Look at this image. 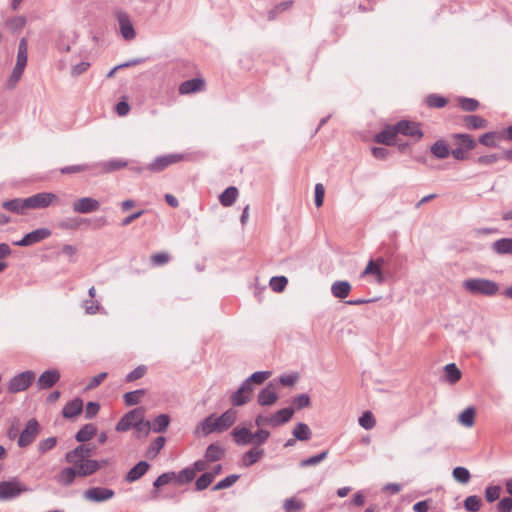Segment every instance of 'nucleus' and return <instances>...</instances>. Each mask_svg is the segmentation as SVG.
Listing matches in <instances>:
<instances>
[{
    "mask_svg": "<svg viewBox=\"0 0 512 512\" xmlns=\"http://www.w3.org/2000/svg\"><path fill=\"white\" fill-rule=\"evenodd\" d=\"M234 442L238 446H246L249 444L255 446L263 445L270 437V432L265 429H258L252 432L249 428L244 426H237L232 431Z\"/></svg>",
    "mask_w": 512,
    "mask_h": 512,
    "instance_id": "1",
    "label": "nucleus"
},
{
    "mask_svg": "<svg viewBox=\"0 0 512 512\" xmlns=\"http://www.w3.org/2000/svg\"><path fill=\"white\" fill-rule=\"evenodd\" d=\"M462 287L472 295L495 296L499 292V285L486 278H468L462 282Z\"/></svg>",
    "mask_w": 512,
    "mask_h": 512,
    "instance_id": "2",
    "label": "nucleus"
},
{
    "mask_svg": "<svg viewBox=\"0 0 512 512\" xmlns=\"http://www.w3.org/2000/svg\"><path fill=\"white\" fill-rule=\"evenodd\" d=\"M31 488L20 482L17 478L0 482V501L11 500L22 493L30 492Z\"/></svg>",
    "mask_w": 512,
    "mask_h": 512,
    "instance_id": "3",
    "label": "nucleus"
},
{
    "mask_svg": "<svg viewBox=\"0 0 512 512\" xmlns=\"http://www.w3.org/2000/svg\"><path fill=\"white\" fill-rule=\"evenodd\" d=\"M28 209H44L59 201L56 194L52 192H41L27 197Z\"/></svg>",
    "mask_w": 512,
    "mask_h": 512,
    "instance_id": "4",
    "label": "nucleus"
},
{
    "mask_svg": "<svg viewBox=\"0 0 512 512\" xmlns=\"http://www.w3.org/2000/svg\"><path fill=\"white\" fill-rule=\"evenodd\" d=\"M115 17L118 22L119 31L123 39L131 41L136 37L132 20L127 12L118 9L115 11Z\"/></svg>",
    "mask_w": 512,
    "mask_h": 512,
    "instance_id": "5",
    "label": "nucleus"
},
{
    "mask_svg": "<svg viewBox=\"0 0 512 512\" xmlns=\"http://www.w3.org/2000/svg\"><path fill=\"white\" fill-rule=\"evenodd\" d=\"M35 379V373L27 370L15 375L8 383V391L17 393L26 390Z\"/></svg>",
    "mask_w": 512,
    "mask_h": 512,
    "instance_id": "6",
    "label": "nucleus"
},
{
    "mask_svg": "<svg viewBox=\"0 0 512 512\" xmlns=\"http://www.w3.org/2000/svg\"><path fill=\"white\" fill-rule=\"evenodd\" d=\"M115 495L114 490L104 487H91L84 491L83 498L93 503H101L112 499Z\"/></svg>",
    "mask_w": 512,
    "mask_h": 512,
    "instance_id": "7",
    "label": "nucleus"
},
{
    "mask_svg": "<svg viewBox=\"0 0 512 512\" xmlns=\"http://www.w3.org/2000/svg\"><path fill=\"white\" fill-rule=\"evenodd\" d=\"M144 414V409L139 407L135 408L128 413H126L121 420L116 425V430L118 432H126L130 428L135 427L139 421H141V417Z\"/></svg>",
    "mask_w": 512,
    "mask_h": 512,
    "instance_id": "8",
    "label": "nucleus"
},
{
    "mask_svg": "<svg viewBox=\"0 0 512 512\" xmlns=\"http://www.w3.org/2000/svg\"><path fill=\"white\" fill-rule=\"evenodd\" d=\"M183 158L184 156L182 154L177 153L159 156L147 166V169L151 172L158 173L168 166L182 161Z\"/></svg>",
    "mask_w": 512,
    "mask_h": 512,
    "instance_id": "9",
    "label": "nucleus"
},
{
    "mask_svg": "<svg viewBox=\"0 0 512 512\" xmlns=\"http://www.w3.org/2000/svg\"><path fill=\"white\" fill-rule=\"evenodd\" d=\"M39 433V424L36 419H30L25 429L20 433L18 438V445L21 448L29 446Z\"/></svg>",
    "mask_w": 512,
    "mask_h": 512,
    "instance_id": "10",
    "label": "nucleus"
},
{
    "mask_svg": "<svg viewBox=\"0 0 512 512\" xmlns=\"http://www.w3.org/2000/svg\"><path fill=\"white\" fill-rule=\"evenodd\" d=\"M73 211L79 214L93 213L99 210L100 202L92 197H81L72 204Z\"/></svg>",
    "mask_w": 512,
    "mask_h": 512,
    "instance_id": "11",
    "label": "nucleus"
},
{
    "mask_svg": "<svg viewBox=\"0 0 512 512\" xmlns=\"http://www.w3.org/2000/svg\"><path fill=\"white\" fill-rule=\"evenodd\" d=\"M51 231L48 228H39L30 233H27L21 240L16 241L14 245L27 247L34 245L42 240L50 237Z\"/></svg>",
    "mask_w": 512,
    "mask_h": 512,
    "instance_id": "12",
    "label": "nucleus"
},
{
    "mask_svg": "<svg viewBox=\"0 0 512 512\" xmlns=\"http://www.w3.org/2000/svg\"><path fill=\"white\" fill-rule=\"evenodd\" d=\"M60 379V372L57 369L44 371L37 379L36 386L39 390L53 387Z\"/></svg>",
    "mask_w": 512,
    "mask_h": 512,
    "instance_id": "13",
    "label": "nucleus"
},
{
    "mask_svg": "<svg viewBox=\"0 0 512 512\" xmlns=\"http://www.w3.org/2000/svg\"><path fill=\"white\" fill-rule=\"evenodd\" d=\"M92 452L93 448L82 444L67 452L65 455V460L70 464H77L80 461L87 460L88 457L91 456Z\"/></svg>",
    "mask_w": 512,
    "mask_h": 512,
    "instance_id": "14",
    "label": "nucleus"
},
{
    "mask_svg": "<svg viewBox=\"0 0 512 512\" xmlns=\"http://www.w3.org/2000/svg\"><path fill=\"white\" fill-rule=\"evenodd\" d=\"M278 400V394L273 383H269L261 389L257 396V402L260 406H271Z\"/></svg>",
    "mask_w": 512,
    "mask_h": 512,
    "instance_id": "15",
    "label": "nucleus"
},
{
    "mask_svg": "<svg viewBox=\"0 0 512 512\" xmlns=\"http://www.w3.org/2000/svg\"><path fill=\"white\" fill-rule=\"evenodd\" d=\"M397 133L402 134L404 136L413 137L417 140L421 139L423 136L422 131L420 130L419 124L415 122H410L407 120H402L396 124Z\"/></svg>",
    "mask_w": 512,
    "mask_h": 512,
    "instance_id": "16",
    "label": "nucleus"
},
{
    "mask_svg": "<svg viewBox=\"0 0 512 512\" xmlns=\"http://www.w3.org/2000/svg\"><path fill=\"white\" fill-rule=\"evenodd\" d=\"M212 433H220L215 414H211L204 418L195 428V434H202L207 436Z\"/></svg>",
    "mask_w": 512,
    "mask_h": 512,
    "instance_id": "17",
    "label": "nucleus"
},
{
    "mask_svg": "<svg viewBox=\"0 0 512 512\" xmlns=\"http://www.w3.org/2000/svg\"><path fill=\"white\" fill-rule=\"evenodd\" d=\"M237 420V411L233 408H230L226 410L224 413H222L220 416H216V422L219 429V432H225L230 427L233 426V424Z\"/></svg>",
    "mask_w": 512,
    "mask_h": 512,
    "instance_id": "18",
    "label": "nucleus"
},
{
    "mask_svg": "<svg viewBox=\"0 0 512 512\" xmlns=\"http://www.w3.org/2000/svg\"><path fill=\"white\" fill-rule=\"evenodd\" d=\"M361 278L371 277V282L383 284L386 280L383 270L378 268L374 262H368L364 270L360 274Z\"/></svg>",
    "mask_w": 512,
    "mask_h": 512,
    "instance_id": "19",
    "label": "nucleus"
},
{
    "mask_svg": "<svg viewBox=\"0 0 512 512\" xmlns=\"http://www.w3.org/2000/svg\"><path fill=\"white\" fill-rule=\"evenodd\" d=\"M72 465L75 466L78 476L80 477L92 475L100 469V463L97 460L92 459L83 460Z\"/></svg>",
    "mask_w": 512,
    "mask_h": 512,
    "instance_id": "20",
    "label": "nucleus"
},
{
    "mask_svg": "<svg viewBox=\"0 0 512 512\" xmlns=\"http://www.w3.org/2000/svg\"><path fill=\"white\" fill-rule=\"evenodd\" d=\"M264 456V450L255 446L245 452L241 457V464L243 467H250L258 462Z\"/></svg>",
    "mask_w": 512,
    "mask_h": 512,
    "instance_id": "21",
    "label": "nucleus"
},
{
    "mask_svg": "<svg viewBox=\"0 0 512 512\" xmlns=\"http://www.w3.org/2000/svg\"><path fill=\"white\" fill-rule=\"evenodd\" d=\"M150 465L146 461L138 462L132 467L125 476V481L128 483L139 480L149 469Z\"/></svg>",
    "mask_w": 512,
    "mask_h": 512,
    "instance_id": "22",
    "label": "nucleus"
},
{
    "mask_svg": "<svg viewBox=\"0 0 512 512\" xmlns=\"http://www.w3.org/2000/svg\"><path fill=\"white\" fill-rule=\"evenodd\" d=\"M78 476L75 466L62 469L55 477L56 482L61 486L71 485Z\"/></svg>",
    "mask_w": 512,
    "mask_h": 512,
    "instance_id": "23",
    "label": "nucleus"
},
{
    "mask_svg": "<svg viewBox=\"0 0 512 512\" xmlns=\"http://www.w3.org/2000/svg\"><path fill=\"white\" fill-rule=\"evenodd\" d=\"M397 126H387L375 136V141L384 145H393L397 135Z\"/></svg>",
    "mask_w": 512,
    "mask_h": 512,
    "instance_id": "24",
    "label": "nucleus"
},
{
    "mask_svg": "<svg viewBox=\"0 0 512 512\" xmlns=\"http://www.w3.org/2000/svg\"><path fill=\"white\" fill-rule=\"evenodd\" d=\"M204 86V81L200 78H194L187 81H184L179 86V93L181 95H187L191 93H195L201 91Z\"/></svg>",
    "mask_w": 512,
    "mask_h": 512,
    "instance_id": "25",
    "label": "nucleus"
},
{
    "mask_svg": "<svg viewBox=\"0 0 512 512\" xmlns=\"http://www.w3.org/2000/svg\"><path fill=\"white\" fill-rule=\"evenodd\" d=\"M2 207L10 212L24 214L28 209L27 199L15 198L2 203Z\"/></svg>",
    "mask_w": 512,
    "mask_h": 512,
    "instance_id": "26",
    "label": "nucleus"
},
{
    "mask_svg": "<svg viewBox=\"0 0 512 512\" xmlns=\"http://www.w3.org/2000/svg\"><path fill=\"white\" fill-rule=\"evenodd\" d=\"M351 291V284L346 280H338L332 283L331 293L335 298L344 299Z\"/></svg>",
    "mask_w": 512,
    "mask_h": 512,
    "instance_id": "27",
    "label": "nucleus"
},
{
    "mask_svg": "<svg viewBox=\"0 0 512 512\" xmlns=\"http://www.w3.org/2000/svg\"><path fill=\"white\" fill-rule=\"evenodd\" d=\"M83 409V401L79 398L73 399L72 401L68 402L62 411L63 417L71 419L76 417L81 413Z\"/></svg>",
    "mask_w": 512,
    "mask_h": 512,
    "instance_id": "28",
    "label": "nucleus"
},
{
    "mask_svg": "<svg viewBox=\"0 0 512 512\" xmlns=\"http://www.w3.org/2000/svg\"><path fill=\"white\" fill-rule=\"evenodd\" d=\"M238 197V189L234 186H230L226 188L220 195H219V202L224 207H230L234 204Z\"/></svg>",
    "mask_w": 512,
    "mask_h": 512,
    "instance_id": "29",
    "label": "nucleus"
},
{
    "mask_svg": "<svg viewBox=\"0 0 512 512\" xmlns=\"http://www.w3.org/2000/svg\"><path fill=\"white\" fill-rule=\"evenodd\" d=\"M294 410L292 408H283L278 410L272 415V427H277L281 424L288 422L293 416Z\"/></svg>",
    "mask_w": 512,
    "mask_h": 512,
    "instance_id": "30",
    "label": "nucleus"
},
{
    "mask_svg": "<svg viewBox=\"0 0 512 512\" xmlns=\"http://www.w3.org/2000/svg\"><path fill=\"white\" fill-rule=\"evenodd\" d=\"M28 61V42L26 38H22L19 41L16 66L26 67Z\"/></svg>",
    "mask_w": 512,
    "mask_h": 512,
    "instance_id": "31",
    "label": "nucleus"
},
{
    "mask_svg": "<svg viewBox=\"0 0 512 512\" xmlns=\"http://www.w3.org/2000/svg\"><path fill=\"white\" fill-rule=\"evenodd\" d=\"M224 456V449L218 443L210 444L205 452V459L208 462H215Z\"/></svg>",
    "mask_w": 512,
    "mask_h": 512,
    "instance_id": "32",
    "label": "nucleus"
},
{
    "mask_svg": "<svg viewBox=\"0 0 512 512\" xmlns=\"http://www.w3.org/2000/svg\"><path fill=\"white\" fill-rule=\"evenodd\" d=\"M493 251L499 255L512 253V238H501L492 245Z\"/></svg>",
    "mask_w": 512,
    "mask_h": 512,
    "instance_id": "33",
    "label": "nucleus"
},
{
    "mask_svg": "<svg viewBox=\"0 0 512 512\" xmlns=\"http://www.w3.org/2000/svg\"><path fill=\"white\" fill-rule=\"evenodd\" d=\"M475 409L473 407H467L458 416V422L467 428H470L475 423Z\"/></svg>",
    "mask_w": 512,
    "mask_h": 512,
    "instance_id": "34",
    "label": "nucleus"
},
{
    "mask_svg": "<svg viewBox=\"0 0 512 512\" xmlns=\"http://www.w3.org/2000/svg\"><path fill=\"white\" fill-rule=\"evenodd\" d=\"M431 152L432 154L438 158V159H445L449 156L450 154V150H449V147L448 145L446 144L445 141L443 140H438L436 141L432 146H431Z\"/></svg>",
    "mask_w": 512,
    "mask_h": 512,
    "instance_id": "35",
    "label": "nucleus"
},
{
    "mask_svg": "<svg viewBox=\"0 0 512 512\" xmlns=\"http://www.w3.org/2000/svg\"><path fill=\"white\" fill-rule=\"evenodd\" d=\"M293 436L296 440L307 441L311 438V430L305 423H298L293 429Z\"/></svg>",
    "mask_w": 512,
    "mask_h": 512,
    "instance_id": "36",
    "label": "nucleus"
},
{
    "mask_svg": "<svg viewBox=\"0 0 512 512\" xmlns=\"http://www.w3.org/2000/svg\"><path fill=\"white\" fill-rule=\"evenodd\" d=\"M445 378L451 383L455 384L461 378V371L457 368L456 364L449 363L444 367Z\"/></svg>",
    "mask_w": 512,
    "mask_h": 512,
    "instance_id": "37",
    "label": "nucleus"
},
{
    "mask_svg": "<svg viewBox=\"0 0 512 512\" xmlns=\"http://www.w3.org/2000/svg\"><path fill=\"white\" fill-rule=\"evenodd\" d=\"M170 418L167 414L158 415L151 424V429L154 432L161 433L164 432L169 426Z\"/></svg>",
    "mask_w": 512,
    "mask_h": 512,
    "instance_id": "38",
    "label": "nucleus"
},
{
    "mask_svg": "<svg viewBox=\"0 0 512 512\" xmlns=\"http://www.w3.org/2000/svg\"><path fill=\"white\" fill-rule=\"evenodd\" d=\"M96 433V428L93 424H86L76 433V440L78 442L89 441Z\"/></svg>",
    "mask_w": 512,
    "mask_h": 512,
    "instance_id": "39",
    "label": "nucleus"
},
{
    "mask_svg": "<svg viewBox=\"0 0 512 512\" xmlns=\"http://www.w3.org/2000/svg\"><path fill=\"white\" fill-rule=\"evenodd\" d=\"M464 122L469 129H481L487 126V121L477 115H468L464 118Z\"/></svg>",
    "mask_w": 512,
    "mask_h": 512,
    "instance_id": "40",
    "label": "nucleus"
},
{
    "mask_svg": "<svg viewBox=\"0 0 512 512\" xmlns=\"http://www.w3.org/2000/svg\"><path fill=\"white\" fill-rule=\"evenodd\" d=\"M251 397L245 394L240 387L230 395V402L235 407H240L247 404Z\"/></svg>",
    "mask_w": 512,
    "mask_h": 512,
    "instance_id": "41",
    "label": "nucleus"
},
{
    "mask_svg": "<svg viewBox=\"0 0 512 512\" xmlns=\"http://www.w3.org/2000/svg\"><path fill=\"white\" fill-rule=\"evenodd\" d=\"M166 439L163 436L157 437L149 446L146 456L148 458L156 457L161 449L164 447Z\"/></svg>",
    "mask_w": 512,
    "mask_h": 512,
    "instance_id": "42",
    "label": "nucleus"
},
{
    "mask_svg": "<svg viewBox=\"0 0 512 512\" xmlns=\"http://www.w3.org/2000/svg\"><path fill=\"white\" fill-rule=\"evenodd\" d=\"M145 394V390L139 389L127 392L123 395L124 402L127 406L137 405L141 397Z\"/></svg>",
    "mask_w": 512,
    "mask_h": 512,
    "instance_id": "43",
    "label": "nucleus"
},
{
    "mask_svg": "<svg viewBox=\"0 0 512 512\" xmlns=\"http://www.w3.org/2000/svg\"><path fill=\"white\" fill-rule=\"evenodd\" d=\"M452 476L457 482H459L461 484L468 483L471 478V474H470L469 470L467 468L461 467V466L455 467L453 469Z\"/></svg>",
    "mask_w": 512,
    "mask_h": 512,
    "instance_id": "44",
    "label": "nucleus"
},
{
    "mask_svg": "<svg viewBox=\"0 0 512 512\" xmlns=\"http://www.w3.org/2000/svg\"><path fill=\"white\" fill-rule=\"evenodd\" d=\"M127 166L124 160H109L100 164L101 170L104 173L112 172Z\"/></svg>",
    "mask_w": 512,
    "mask_h": 512,
    "instance_id": "45",
    "label": "nucleus"
},
{
    "mask_svg": "<svg viewBox=\"0 0 512 512\" xmlns=\"http://www.w3.org/2000/svg\"><path fill=\"white\" fill-rule=\"evenodd\" d=\"M453 138L457 139L460 146L465 150H472L476 146L475 140L468 134H455Z\"/></svg>",
    "mask_w": 512,
    "mask_h": 512,
    "instance_id": "46",
    "label": "nucleus"
},
{
    "mask_svg": "<svg viewBox=\"0 0 512 512\" xmlns=\"http://www.w3.org/2000/svg\"><path fill=\"white\" fill-rule=\"evenodd\" d=\"M195 470H193L191 467H187L183 470H181L179 473H176V481L179 484H184L192 481L195 478Z\"/></svg>",
    "mask_w": 512,
    "mask_h": 512,
    "instance_id": "47",
    "label": "nucleus"
},
{
    "mask_svg": "<svg viewBox=\"0 0 512 512\" xmlns=\"http://www.w3.org/2000/svg\"><path fill=\"white\" fill-rule=\"evenodd\" d=\"M481 498L476 495L468 496L464 500V507L467 511L477 512L481 507Z\"/></svg>",
    "mask_w": 512,
    "mask_h": 512,
    "instance_id": "48",
    "label": "nucleus"
},
{
    "mask_svg": "<svg viewBox=\"0 0 512 512\" xmlns=\"http://www.w3.org/2000/svg\"><path fill=\"white\" fill-rule=\"evenodd\" d=\"M287 283L288 280L285 276H274L270 279L269 285L274 292H282Z\"/></svg>",
    "mask_w": 512,
    "mask_h": 512,
    "instance_id": "49",
    "label": "nucleus"
},
{
    "mask_svg": "<svg viewBox=\"0 0 512 512\" xmlns=\"http://www.w3.org/2000/svg\"><path fill=\"white\" fill-rule=\"evenodd\" d=\"M358 422L359 425L366 430L374 428L376 424V420L370 411L364 412L362 416L359 418Z\"/></svg>",
    "mask_w": 512,
    "mask_h": 512,
    "instance_id": "50",
    "label": "nucleus"
},
{
    "mask_svg": "<svg viewBox=\"0 0 512 512\" xmlns=\"http://www.w3.org/2000/svg\"><path fill=\"white\" fill-rule=\"evenodd\" d=\"M172 481H176V473L175 472H167L163 473L156 478L153 485L156 488H160L164 485L169 484Z\"/></svg>",
    "mask_w": 512,
    "mask_h": 512,
    "instance_id": "51",
    "label": "nucleus"
},
{
    "mask_svg": "<svg viewBox=\"0 0 512 512\" xmlns=\"http://www.w3.org/2000/svg\"><path fill=\"white\" fill-rule=\"evenodd\" d=\"M328 451H323L320 454L314 455L300 462L301 467L314 466L327 458Z\"/></svg>",
    "mask_w": 512,
    "mask_h": 512,
    "instance_id": "52",
    "label": "nucleus"
},
{
    "mask_svg": "<svg viewBox=\"0 0 512 512\" xmlns=\"http://www.w3.org/2000/svg\"><path fill=\"white\" fill-rule=\"evenodd\" d=\"M214 480L213 473H204L196 480V489L198 491H202L206 489Z\"/></svg>",
    "mask_w": 512,
    "mask_h": 512,
    "instance_id": "53",
    "label": "nucleus"
},
{
    "mask_svg": "<svg viewBox=\"0 0 512 512\" xmlns=\"http://www.w3.org/2000/svg\"><path fill=\"white\" fill-rule=\"evenodd\" d=\"M27 21L24 16H15L7 21V26L10 30L17 31L25 27Z\"/></svg>",
    "mask_w": 512,
    "mask_h": 512,
    "instance_id": "54",
    "label": "nucleus"
},
{
    "mask_svg": "<svg viewBox=\"0 0 512 512\" xmlns=\"http://www.w3.org/2000/svg\"><path fill=\"white\" fill-rule=\"evenodd\" d=\"M426 103L429 107L442 108L446 105L447 100L442 96L431 94L426 98Z\"/></svg>",
    "mask_w": 512,
    "mask_h": 512,
    "instance_id": "55",
    "label": "nucleus"
},
{
    "mask_svg": "<svg viewBox=\"0 0 512 512\" xmlns=\"http://www.w3.org/2000/svg\"><path fill=\"white\" fill-rule=\"evenodd\" d=\"M271 376L270 371H257L251 374L248 379L251 381L254 385H261L264 383L269 377Z\"/></svg>",
    "mask_w": 512,
    "mask_h": 512,
    "instance_id": "56",
    "label": "nucleus"
},
{
    "mask_svg": "<svg viewBox=\"0 0 512 512\" xmlns=\"http://www.w3.org/2000/svg\"><path fill=\"white\" fill-rule=\"evenodd\" d=\"M239 476L236 474H232L227 476L226 478L219 481L212 489L214 491L222 490L231 487L237 480Z\"/></svg>",
    "mask_w": 512,
    "mask_h": 512,
    "instance_id": "57",
    "label": "nucleus"
},
{
    "mask_svg": "<svg viewBox=\"0 0 512 512\" xmlns=\"http://www.w3.org/2000/svg\"><path fill=\"white\" fill-rule=\"evenodd\" d=\"M24 67H19V66H14L13 70H12V73L8 79V86L10 88H14L16 86V84L19 82V80L21 79L22 77V74L24 72Z\"/></svg>",
    "mask_w": 512,
    "mask_h": 512,
    "instance_id": "58",
    "label": "nucleus"
},
{
    "mask_svg": "<svg viewBox=\"0 0 512 512\" xmlns=\"http://www.w3.org/2000/svg\"><path fill=\"white\" fill-rule=\"evenodd\" d=\"M56 444H57L56 437H48L39 442L38 450L41 454H44V453L48 452L49 450L53 449Z\"/></svg>",
    "mask_w": 512,
    "mask_h": 512,
    "instance_id": "59",
    "label": "nucleus"
},
{
    "mask_svg": "<svg viewBox=\"0 0 512 512\" xmlns=\"http://www.w3.org/2000/svg\"><path fill=\"white\" fill-rule=\"evenodd\" d=\"M82 307L85 310V313L88 315H94L100 310V304L96 300H84L82 302Z\"/></svg>",
    "mask_w": 512,
    "mask_h": 512,
    "instance_id": "60",
    "label": "nucleus"
},
{
    "mask_svg": "<svg viewBox=\"0 0 512 512\" xmlns=\"http://www.w3.org/2000/svg\"><path fill=\"white\" fill-rule=\"evenodd\" d=\"M147 368L144 365H140L133 369L129 374L126 376L127 382H133L135 380H138L142 378L146 374Z\"/></svg>",
    "mask_w": 512,
    "mask_h": 512,
    "instance_id": "61",
    "label": "nucleus"
},
{
    "mask_svg": "<svg viewBox=\"0 0 512 512\" xmlns=\"http://www.w3.org/2000/svg\"><path fill=\"white\" fill-rule=\"evenodd\" d=\"M497 135L496 132H487L479 138V142L487 147H497L498 145L495 141Z\"/></svg>",
    "mask_w": 512,
    "mask_h": 512,
    "instance_id": "62",
    "label": "nucleus"
},
{
    "mask_svg": "<svg viewBox=\"0 0 512 512\" xmlns=\"http://www.w3.org/2000/svg\"><path fill=\"white\" fill-rule=\"evenodd\" d=\"M459 104L464 111H475L479 106L477 100L465 97L459 99Z\"/></svg>",
    "mask_w": 512,
    "mask_h": 512,
    "instance_id": "63",
    "label": "nucleus"
},
{
    "mask_svg": "<svg viewBox=\"0 0 512 512\" xmlns=\"http://www.w3.org/2000/svg\"><path fill=\"white\" fill-rule=\"evenodd\" d=\"M302 503L300 501L295 500L294 498H289L284 501L283 507L285 512H295L302 508Z\"/></svg>",
    "mask_w": 512,
    "mask_h": 512,
    "instance_id": "64",
    "label": "nucleus"
}]
</instances>
